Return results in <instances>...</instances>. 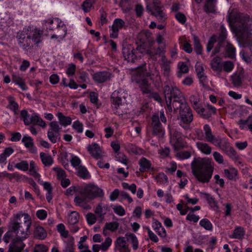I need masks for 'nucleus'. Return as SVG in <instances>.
I'll use <instances>...</instances> for the list:
<instances>
[{"mask_svg": "<svg viewBox=\"0 0 252 252\" xmlns=\"http://www.w3.org/2000/svg\"><path fill=\"white\" fill-rule=\"evenodd\" d=\"M220 32L219 37L216 35L212 36L208 42L206 50L207 52H210L213 49L214 44L217 40H219V44L220 45L222 42H226L225 39L227 36L226 30L223 25H221L220 27Z\"/></svg>", "mask_w": 252, "mask_h": 252, "instance_id": "obj_13", "label": "nucleus"}, {"mask_svg": "<svg viewBox=\"0 0 252 252\" xmlns=\"http://www.w3.org/2000/svg\"><path fill=\"white\" fill-rule=\"evenodd\" d=\"M119 226L118 222L116 221L111 222L109 223H106L105 225V229H107L109 230H111V231H116Z\"/></svg>", "mask_w": 252, "mask_h": 252, "instance_id": "obj_56", "label": "nucleus"}, {"mask_svg": "<svg viewBox=\"0 0 252 252\" xmlns=\"http://www.w3.org/2000/svg\"><path fill=\"white\" fill-rule=\"evenodd\" d=\"M164 93L167 109L172 112L179 109L178 120L180 125L185 129L189 128V124L193 120L192 112L187 104L185 98L181 92L176 87L165 85Z\"/></svg>", "mask_w": 252, "mask_h": 252, "instance_id": "obj_1", "label": "nucleus"}, {"mask_svg": "<svg viewBox=\"0 0 252 252\" xmlns=\"http://www.w3.org/2000/svg\"><path fill=\"white\" fill-rule=\"evenodd\" d=\"M112 244V239L110 237H107L105 241L100 245L103 251H106Z\"/></svg>", "mask_w": 252, "mask_h": 252, "instance_id": "obj_63", "label": "nucleus"}, {"mask_svg": "<svg viewBox=\"0 0 252 252\" xmlns=\"http://www.w3.org/2000/svg\"><path fill=\"white\" fill-rule=\"evenodd\" d=\"M178 67L179 71L178 73V77L181 78L182 74L187 73L189 71V68L186 63L184 62H180L178 63Z\"/></svg>", "mask_w": 252, "mask_h": 252, "instance_id": "obj_44", "label": "nucleus"}, {"mask_svg": "<svg viewBox=\"0 0 252 252\" xmlns=\"http://www.w3.org/2000/svg\"><path fill=\"white\" fill-rule=\"evenodd\" d=\"M109 208L107 205L100 203L96 206L95 213L101 219L104 218V215L109 211Z\"/></svg>", "mask_w": 252, "mask_h": 252, "instance_id": "obj_28", "label": "nucleus"}, {"mask_svg": "<svg viewBox=\"0 0 252 252\" xmlns=\"http://www.w3.org/2000/svg\"><path fill=\"white\" fill-rule=\"evenodd\" d=\"M127 237L128 241H129L132 244V247L134 250H136L138 247V241L136 236L132 233H127L126 234Z\"/></svg>", "mask_w": 252, "mask_h": 252, "instance_id": "obj_39", "label": "nucleus"}, {"mask_svg": "<svg viewBox=\"0 0 252 252\" xmlns=\"http://www.w3.org/2000/svg\"><path fill=\"white\" fill-rule=\"evenodd\" d=\"M201 196L205 198L208 202V203L213 206H216L217 202L215 200V198L211 196L210 194L205 192H200Z\"/></svg>", "mask_w": 252, "mask_h": 252, "instance_id": "obj_45", "label": "nucleus"}, {"mask_svg": "<svg viewBox=\"0 0 252 252\" xmlns=\"http://www.w3.org/2000/svg\"><path fill=\"white\" fill-rule=\"evenodd\" d=\"M127 246L126 238L123 237H119L115 242V250L117 251L120 249L125 248Z\"/></svg>", "mask_w": 252, "mask_h": 252, "instance_id": "obj_38", "label": "nucleus"}, {"mask_svg": "<svg viewBox=\"0 0 252 252\" xmlns=\"http://www.w3.org/2000/svg\"><path fill=\"white\" fill-rule=\"evenodd\" d=\"M213 145L219 147L224 152L230 146V143L226 140L222 139L220 136Z\"/></svg>", "mask_w": 252, "mask_h": 252, "instance_id": "obj_29", "label": "nucleus"}, {"mask_svg": "<svg viewBox=\"0 0 252 252\" xmlns=\"http://www.w3.org/2000/svg\"><path fill=\"white\" fill-rule=\"evenodd\" d=\"M12 81L15 84L19 86L22 90L26 91L28 89L24 80L20 75L15 74H13Z\"/></svg>", "mask_w": 252, "mask_h": 252, "instance_id": "obj_30", "label": "nucleus"}, {"mask_svg": "<svg viewBox=\"0 0 252 252\" xmlns=\"http://www.w3.org/2000/svg\"><path fill=\"white\" fill-rule=\"evenodd\" d=\"M57 229L62 237H66L69 234L68 231L65 229V227L63 223L57 225Z\"/></svg>", "mask_w": 252, "mask_h": 252, "instance_id": "obj_51", "label": "nucleus"}, {"mask_svg": "<svg viewBox=\"0 0 252 252\" xmlns=\"http://www.w3.org/2000/svg\"><path fill=\"white\" fill-rule=\"evenodd\" d=\"M224 153L232 158L237 159L238 158L236 152L231 146L228 147Z\"/></svg>", "mask_w": 252, "mask_h": 252, "instance_id": "obj_59", "label": "nucleus"}, {"mask_svg": "<svg viewBox=\"0 0 252 252\" xmlns=\"http://www.w3.org/2000/svg\"><path fill=\"white\" fill-rule=\"evenodd\" d=\"M66 239L64 241V243L66 244V248H74V238L72 236H69L66 237H64Z\"/></svg>", "mask_w": 252, "mask_h": 252, "instance_id": "obj_62", "label": "nucleus"}, {"mask_svg": "<svg viewBox=\"0 0 252 252\" xmlns=\"http://www.w3.org/2000/svg\"><path fill=\"white\" fill-rule=\"evenodd\" d=\"M249 17L243 13H231L228 15L227 20L230 26L235 32L241 33L238 37V42L241 47L248 48L252 54V35L246 32Z\"/></svg>", "mask_w": 252, "mask_h": 252, "instance_id": "obj_2", "label": "nucleus"}, {"mask_svg": "<svg viewBox=\"0 0 252 252\" xmlns=\"http://www.w3.org/2000/svg\"><path fill=\"white\" fill-rule=\"evenodd\" d=\"M20 116L26 126L33 124L38 125L42 127H45L46 126L45 122L37 115L33 114L30 117L27 110L25 109L21 111Z\"/></svg>", "mask_w": 252, "mask_h": 252, "instance_id": "obj_8", "label": "nucleus"}, {"mask_svg": "<svg viewBox=\"0 0 252 252\" xmlns=\"http://www.w3.org/2000/svg\"><path fill=\"white\" fill-rule=\"evenodd\" d=\"M79 214L76 211H72L69 214L67 218L69 224H76L79 221Z\"/></svg>", "mask_w": 252, "mask_h": 252, "instance_id": "obj_37", "label": "nucleus"}, {"mask_svg": "<svg viewBox=\"0 0 252 252\" xmlns=\"http://www.w3.org/2000/svg\"><path fill=\"white\" fill-rule=\"evenodd\" d=\"M103 195V192L101 189L94 184H90L81 191L79 196L74 198V201L77 205L85 210H89L91 207L87 203L95 197H102Z\"/></svg>", "mask_w": 252, "mask_h": 252, "instance_id": "obj_5", "label": "nucleus"}, {"mask_svg": "<svg viewBox=\"0 0 252 252\" xmlns=\"http://www.w3.org/2000/svg\"><path fill=\"white\" fill-rule=\"evenodd\" d=\"M70 162L71 165L74 167H75V169L77 168L78 167H80V166H81L80 165L81 163V160L78 157L76 156L71 155Z\"/></svg>", "mask_w": 252, "mask_h": 252, "instance_id": "obj_60", "label": "nucleus"}, {"mask_svg": "<svg viewBox=\"0 0 252 252\" xmlns=\"http://www.w3.org/2000/svg\"><path fill=\"white\" fill-rule=\"evenodd\" d=\"M24 146L29 149V152L32 154L37 152V149L34 146L32 138L29 136H24L22 140Z\"/></svg>", "mask_w": 252, "mask_h": 252, "instance_id": "obj_20", "label": "nucleus"}, {"mask_svg": "<svg viewBox=\"0 0 252 252\" xmlns=\"http://www.w3.org/2000/svg\"><path fill=\"white\" fill-rule=\"evenodd\" d=\"M217 0H206L204 5V10L207 13H215L216 12V3Z\"/></svg>", "mask_w": 252, "mask_h": 252, "instance_id": "obj_31", "label": "nucleus"}, {"mask_svg": "<svg viewBox=\"0 0 252 252\" xmlns=\"http://www.w3.org/2000/svg\"><path fill=\"white\" fill-rule=\"evenodd\" d=\"M150 76L151 80L153 81V84L156 88H158L161 86V79L158 70H156L155 73L150 74Z\"/></svg>", "mask_w": 252, "mask_h": 252, "instance_id": "obj_34", "label": "nucleus"}, {"mask_svg": "<svg viewBox=\"0 0 252 252\" xmlns=\"http://www.w3.org/2000/svg\"><path fill=\"white\" fill-rule=\"evenodd\" d=\"M34 238L39 240H44L46 238L47 234L44 228L39 225H36L33 232Z\"/></svg>", "mask_w": 252, "mask_h": 252, "instance_id": "obj_23", "label": "nucleus"}, {"mask_svg": "<svg viewBox=\"0 0 252 252\" xmlns=\"http://www.w3.org/2000/svg\"><path fill=\"white\" fill-rule=\"evenodd\" d=\"M243 78V73L239 72V73H234L231 77V80L232 84L235 87H239L242 83Z\"/></svg>", "mask_w": 252, "mask_h": 252, "instance_id": "obj_33", "label": "nucleus"}, {"mask_svg": "<svg viewBox=\"0 0 252 252\" xmlns=\"http://www.w3.org/2000/svg\"><path fill=\"white\" fill-rule=\"evenodd\" d=\"M8 105L7 108L10 110L12 109H15V108H19V105L16 102L15 99L12 96H9L7 97Z\"/></svg>", "mask_w": 252, "mask_h": 252, "instance_id": "obj_48", "label": "nucleus"}, {"mask_svg": "<svg viewBox=\"0 0 252 252\" xmlns=\"http://www.w3.org/2000/svg\"><path fill=\"white\" fill-rule=\"evenodd\" d=\"M14 237L15 236L8 228V231L4 234L3 240L4 242L7 244L11 240L12 242Z\"/></svg>", "mask_w": 252, "mask_h": 252, "instance_id": "obj_61", "label": "nucleus"}, {"mask_svg": "<svg viewBox=\"0 0 252 252\" xmlns=\"http://www.w3.org/2000/svg\"><path fill=\"white\" fill-rule=\"evenodd\" d=\"M151 128L152 134L159 138L163 137L165 130L159 120L158 114H154L152 117Z\"/></svg>", "mask_w": 252, "mask_h": 252, "instance_id": "obj_12", "label": "nucleus"}, {"mask_svg": "<svg viewBox=\"0 0 252 252\" xmlns=\"http://www.w3.org/2000/svg\"><path fill=\"white\" fill-rule=\"evenodd\" d=\"M53 170L56 172L58 179L60 180L66 177L65 172L61 168L56 166Z\"/></svg>", "mask_w": 252, "mask_h": 252, "instance_id": "obj_52", "label": "nucleus"}, {"mask_svg": "<svg viewBox=\"0 0 252 252\" xmlns=\"http://www.w3.org/2000/svg\"><path fill=\"white\" fill-rule=\"evenodd\" d=\"M222 64H221V59L219 57H215L211 62V66L212 69L217 71L219 75H220L222 70Z\"/></svg>", "mask_w": 252, "mask_h": 252, "instance_id": "obj_25", "label": "nucleus"}, {"mask_svg": "<svg viewBox=\"0 0 252 252\" xmlns=\"http://www.w3.org/2000/svg\"><path fill=\"white\" fill-rule=\"evenodd\" d=\"M156 178L157 182L161 185H167L168 182L167 176L162 172L159 173Z\"/></svg>", "mask_w": 252, "mask_h": 252, "instance_id": "obj_46", "label": "nucleus"}, {"mask_svg": "<svg viewBox=\"0 0 252 252\" xmlns=\"http://www.w3.org/2000/svg\"><path fill=\"white\" fill-rule=\"evenodd\" d=\"M192 172L196 179L200 183L210 182L214 171L211 161L208 158L197 159L191 163Z\"/></svg>", "mask_w": 252, "mask_h": 252, "instance_id": "obj_4", "label": "nucleus"}, {"mask_svg": "<svg viewBox=\"0 0 252 252\" xmlns=\"http://www.w3.org/2000/svg\"><path fill=\"white\" fill-rule=\"evenodd\" d=\"M40 158L42 163L46 166H50L53 163V159L51 155L41 152Z\"/></svg>", "mask_w": 252, "mask_h": 252, "instance_id": "obj_36", "label": "nucleus"}, {"mask_svg": "<svg viewBox=\"0 0 252 252\" xmlns=\"http://www.w3.org/2000/svg\"><path fill=\"white\" fill-rule=\"evenodd\" d=\"M223 67L224 71L226 72H231L234 67L233 62L230 61H225L222 63L221 67Z\"/></svg>", "mask_w": 252, "mask_h": 252, "instance_id": "obj_50", "label": "nucleus"}, {"mask_svg": "<svg viewBox=\"0 0 252 252\" xmlns=\"http://www.w3.org/2000/svg\"><path fill=\"white\" fill-rule=\"evenodd\" d=\"M136 82L143 94L151 93V84L146 77H142L137 80Z\"/></svg>", "mask_w": 252, "mask_h": 252, "instance_id": "obj_17", "label": "nucleus"}, {"mask_svg": "<svg viewBox=\"0 0 252 252\" xmlns=\"http://www.w3.org/2000/svg\"><path fill=\"white\" fill-rule=\"evenodd\" d=\"M112 77V74L109 71H100L95 73L93 78L96 82L102 83L110 80Z\"/></svg>", "mask_w": 252, "mask_h": 252, "instance_id": "obj_15", "label": "nucleus"}, {"mask_svg": "<svg viewBox=\"0 0 252 252\" xmlns=\"http://www.w3.org/2000/svg\"><path fill=\"white\" fill-rule=\"evenodd\" d=\"M245 234V231L243 227L241 226H236L233 230V233L229 236L232 239H237L242 240Z\"/></svg>", "mask_w": 252, "mask_h": 252, "instance_id": "obj_27", "label": "nucleus"}, {"mask_svg": "<svg viewBox=\"0 0 252 252\" xmlns=\"http://www.w3.org/2000/svg\"><path fill=\"white\" fill-rule=\"evenodd\" d=\"M236 49L230 43L226 42L225 45V55L230 59H234L235 57Z\"/></svg>", "mask_w": 252, "mask_h": 252, "instance_id": "obj_32", "label": "nucleus"}, {"mask_svg": "<svg viewBox=\"0 0 252 252\" xmlns=\"http://www.w3.org/2000/svg\"><path fill=\"white\" fill-rule=\"evenodd\" d=\"M127 93L122 89L115 91L111 94V100L113 107L118 109L120 105L126 103Z\"/></svg>", "mask_w": 252, "mask_h": 252, "instance_id": "obj_9", "label": "nucleus"}, {"mask_svg": "<svg viewBox=\"0 0 252 252\" xmlns=\"http://www.w3.org/2000/svg\"><path fill=\"white\" fill-rule=\"evenodd\" d=\"M29 29L31 30V27L24 28L22 31L19 32L17 35L18 42L20 47L23 50L28 51L32 47L31 35L29 34Z\"/></svg>", "mask_w": 252, "mask_h": 252, "instance_id": "obj_7", "label": "nucleus"}, {"mask_svg": "<svg viewBox=\"0 0 252 252\" xmlns=\"http://www.w3.org/2000/svg\"><path fill=\"white\" fill-rule=\"evenodd\" d=\"M195 145L198 150L205 155H209L212 152L211 147L205 142H197Z\"/></svg>", "mask_w": 252, "mask_h": 252, "instance_id": "obj_24", "label": "nucleus"}, {"mask_svg": "<svg viewBox=\"0 0 252 252\" xmlns=\"http://www.w3.org/2000/svg\"><path fill=\"white\" fill-rule=\"evenodd\" d=\"M171 62L168 60L164 55L162 56L161 59L160 67L165 76H168L170 72V64Z\"/></svg>", "mask_w": 252, "mask_h": 252, "instance_id": "obj_19", "label": "nucleus"}, {"mask_svg": "<svg viewBox=\"0 0 252 252\" xmlns=\"http://www.w3.org/2000/svg\"><path fill=\"white\" fill-rule=\"evenodd\" d=\"M29 34L31 35V40H32L35 43L38 44L41 42V38L42 34V31L31 27V30L29 29Z\"/></svg>", "mask_w": 252, "mask_h": 252, "instance_id": "obj_22", "label": "nucleus"}, {"mask_svg": "<svg viewBox=\"0 0 252 252\" xmlns=\"http://www.w3.org/2000/svg\"><path fill=\"white\" fill-rule=\"evenodd\" d=\"M194 49L197 54L200 55L202 54V47L200 44L199 39L196 36L193 37Z\"/></svg>", "mask_w": 252, "mask_h": 252, "instance_id": "obj_47", "label": "nucleus"}, {"mask_svg": "<svg viewBox=\"0 0 252 252\" xmlns=\"http://www.w3.org/2000/svg\"><path fill=\"white\" fill-rule=\"evenodd\" d=\"M169 132L171 141L173 143L175 150H179L184 148L185 147V145L182 138V133L176 129L173 128L169 129Z\"/></svg>", "mask_w": 252, "mask_h": 252, "instance_id": "obj_14", "label": "nucleus"}, {"mask_svg": "<svg viewBox=\"0 0 252 252\" xmlns=\"http://www.w3.org/2000/svg\"><path fill=\"white\" fill-rule=\"evenodd\" d=\"M72 127L78 133H82L83 132V125L79 121H76L73 122Z\"/></svg>", "mask_w": 252, "mask_h": 252, "instance_id": "obj_58", "label": "nucleus"}, {"mask_svg": "<svg viewBox=\"0 0 252 252\" xmlns=\"http://www.w3.org/2000/svg\"><path fill=\"white\" fill-rule=\"evenodd\" d=\"M162 8L160 0H153L152 3H148L146 7V11L157 17L160 22L165 21L166 19V15Z\"/></svg>", "mask_w": 252, "mask_h": 252, "instance_id": "obj_6", "label": "nucleus"}, {"mask_svg": "<svg viewBox=\"0 0 252 252\" xmlns=\"http://www.w3.org/2000/svg\"><path fill=\"white\" fill-rule=\"evenodd\" d=\"M239 124L241 129H244L246 125L248 126L249 124H252V116H249L246 120H240L239 121Z\"/></svg>", "mask_w": 252, "mask_h": 252, "instance_id": "obj_64", "label": "nucleus"}, {"mask_svg": "<svg viewBox=\"0 0 252 252\" xmlns=\"http://www.w3.org/2000/svg\"><path fill=\"white\" fill-rule=\"evenodd\" d=\"M203 130L205 140L214 144L219 137V136H216L213 134L212 130L208 125H205L204 126Z\"/></svg>", "mask_w": 252, "mask_h": 252, "instance_id": "obj_18", "label": "nucleus"}, {"mask_svg": "<svg viewBox=\"0 0 252 252\" xmlns=\"http://www.w3.org/2000/svg\"><path fill=\"white\" fill-rule=\"evenodd\" d=\"M76 169L77 170V175L80 178L86 179L89 176V173L85 167L81 165Z\"/></svg>", "mask_w": 252, "mask_h": 252, "instance_id": "obj_42", "label": "nucleus"}, {"mask_svg": "<svg viewBox=\"0 0 252 252\" xmlns=\"http://www.w3.org/2000/svg\"><path fill=\"white\" fill-rule=\"evenodd\" d=\"M199 225L207 230L211 231L213 225L210 221L207 219H203L199 222Z\"/></svg>", "mask_w": 252, "mask_h": 252, "instance_id": "obj_49", "label": "nucleus"}, {"mask_svg": "<svg viewBox=\"0 0 252 252\" xmlns=\"http://www.w3.org/2000/svg\"><path fill=\"white\" fill-rule=\"evenodd\" d=\"M15 167L19 170L26 171L29 169V164L27 161L22 160L21 162L16 163L15 165Z\"/></svg>", "mask_w": 252, "mask_h": 252, "instance_id": "obj_53", "label": "nucleus"}, {"mask_svg": "<svg viewBox=\"0 0 252 252\" xmlns=\"http://www.w3.org/2000/svg\"><path fill=\"white\" fill-rule=\"evenodd\" d=\"M87 149L90 154L95 159H100L103 157V153L100 146L95 143H93L92 144L89 145Z\"/></svg>", "mask_w": 252, "mask_h": 252, "instance_id": "obj_16", "label": "nucleus"}, {"mask_svg": "<svg viewBox=\"0 0 252 252\" xmlns=\"http://www.w3.org/2000/svg\"><path fill=\"white\" fill-rule=\"evenodd\" d=\"M30 172L31 174L34 177L37 178L40 176L39 174L37 172L36 170V164L34 161L32 160L30 163Z\"/></svg>", "mask_w": 252, "mask_h": 252, "instance_id": "obj_54", "label": "nucleus"}, {"mask_svg": "<svg viewBox=\"0 0 252 252\" xmlns=\"http://www.w3.org/2000/svg\"><path fill=\"white\" fill-rule=\"evenodd\" d=\"M126 26L125 22L120 18H117L114 20L113 24L112 26V28H114L117 31L124 28Z\"/></svg>", "mask_w": 252, "mask_h": 252, "instance_id": "obj_43", "label": "nucleus"}, {"mask_svg": "<svg viewBox=\"0 0 252 252\" xmlns=\"http://www.w3.org/2000/svg\"><path fill=\"white\" fill-rule=\"evenodd\" d=\"M89 79L88 74L85 71H81L79 73L77 82L78 83H85Z\"/></svg>", "mask_w": 252, "mask_h": 252, "instance_id": "obj_57", "label": "nucleus"}, {"mask_svg": "<svg viewBox=\"0 0 252 252\" xmlns=\"http://www.w3.org/2000/svg\"><path fill=\"white\" fill-rule=\"evenodd\" d=\"M54 21L52 18H49L47 20H45L43 21V27L44 29H46L47 32L54 30L56 26H53V25Z\"/></svg>", "mask_w": 252, "mask_h": 252, "instance_id": "obj_40", "label": "nucleus"}, {"mask_svg": "<svg viewBox=\"0 0 252 252\" xmlns=\"http://www.w3.org/2000/svg\"><path fill=\"white\" fill-rule=\"evenodd\" d=\"M25 247V244L23 242L12 240L7 252H22Z\"/></svg>", "mask_w": 252, "mask_h": 252, "instance_id": "obj_21", "label": "nucleus"}, {"mask_svg": "<svg viewBox=\"0 0 252 252\" xmlns=\"http://www.w3.org/2000/svg\"><path fill=\"white\" fill-rule=\"evenodd\" d=\"M191 156V153L189 151H183L178 152L176 154L177 157L180 159L189 158Z\"/></svg>", "mask_w": 252, "mask_h": 252, "instance_id": "obj_55", "label": "nucleus"}, {"mask_svg": "<svg viewBox=\"0 0 252 252\" xmlns=\"http://www.w3.org/2000/svg\"><path fill=\"white\" fill-rule=\"evenodd\" d=\"M138 163L140 165L139 170L141 172H145L149 170L152 165L151 161L144 157L139 159Z\"/></svg>", "mask_w": 252, "mask_h": 252, "instance_id": "obj_26", "label": "nucleus"}, {"mask_svg": "<svg viewBox=\"0 0 252 252\" xmlns=\"http://www.w3.org/2000/svg\"><path fill=\"white\" fill-rule=\"evenodd\" d=\"M138 50H139L140 53L142 52L141 51V46H138L136 49L131 45H127L124 47L122 51L125 59L128 62L134 63L137 59Z\"/></svg>", "mask_w": 252, "mask_h": 252, "instance_id": "obj_11", "label": "nucleus"}, {"mask_svg": "<svg viewBox=\"0 0 252 252\" xmlns=\"http://www.w3.org/2000/svg\"><path fill=\"white\" fill-rule=\"evenodd\" d=\"M32 219L28 214L19 213L14 215L11 219L8 228L15 236L14 240L23 242L30 234V228Z\"/></svg>", "mask_w": 252, "mask_h": 252, "instance_id": "obj_3", "label": "nucleus"}, {"mask_svg": "<svg viewBox=\"0 0 252 252\" xmlns=\"http://www.w3.org/2000/svg\"><path fill=\"white\" fill-rule=\"evenodd\" d=\"M56 116L58 118L60 124L62 126H66L71 124V119L70 117L64 116L61 112L57 113Z\"/></svg>", "mask_w": 252, "mask_h": 252, "instance_id": "obj_35", "label": "nucleus"}, {"mask_svg": "<svg viewBox=\"0 0 252 252\" xmlns=\"http://www.w3.org/2000/svg\"><path fill=\"white\" fill-rule=\"evenodd\" d=\"M224 174L226 177L229 180L235 179L237 175V171L235 168L224 170Z\"/></svg>", "mask_w": 252, "mask_h": 252, "instance_id": "obj_41", "label": "nucleus"}, {"mask_svg": "<svg viewBox=\"0 0 252 252\" xmlns=\"http://www.w3.org/2000/svg\"><path fill=\"white\" fill-rule=\"evenodd\" d=\"M49 128L47 132V137L52 143L61 140L60 131L62 128L57 121H52L49 124Z\"/></svg>", "mask_w": 252, "mask_h": 252, "instance_id": "obj_10", "label": "nucleus"}]
</instances>
